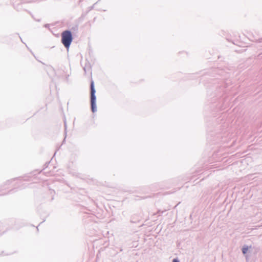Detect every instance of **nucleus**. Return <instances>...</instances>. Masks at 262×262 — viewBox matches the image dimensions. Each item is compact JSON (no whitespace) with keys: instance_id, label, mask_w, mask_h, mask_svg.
Masks as SVG:
<instances>
[{"instance_id":"1","label":"nucleus","mask_w":262,"mask_h":262,"mask_svg":"<svg viewBox=\"0 0 262 262\" xmlns=\"http://www.w3.org/2000/svg\"><path fill=\"white\" fill-rule=\"evenodd\" d=\"M73 38L71 31L66 30L61 33V42L68 50L73 41Z\"/></svg>"},{"instance_id":"2","label":"nucleus","mask_w":262,"mask_h":262,"mask_svg":"<svg viewBox=\"0 0 262 262\" xmlns=\"http://www.w3.org/2000/svg\"><path fill=\"white\" fill-rule=\"evenodd\" d=\"M90 91H91V111L93 113H94L97 111V106H96V96L95 95L96 90L95 89L94 82L93 80H92L91 81Z\"/></svg>"},{"instance_id":"3","label":"nucleus","mask_w":262,"mask_h":262,"mask_svg":"<svg viewBox=\"0 0 262 262\" xmlns=\"http://www.w3.org/2000/svg\"><path fill=\"white\" fill-rule=\"evenodd\" d=\"M32 3H35V1L34 0H21L19 3L13 4V7L17 11H20L23 10V5Z\"/></svg>"},{"instance_id":"4","label":"nucleus","mask_w":262,"mask_h":262,"mask_svg":"<svg viewBox=\"0 0 262 262\" xmlns=\"http://www.w3.org/2000/svg\"><path fill=\"white\" fill-rule=\"evenodd\" d=\"M25 178H24V179H13V180H8V181H7L5 184V186L6 185H9L13 181H15L16 180H17V186L19 187H22V185H21V183L23 182V181H29V179L26 178L27 177H25Z\"/></svg>"},{"instance_id":"5","label":"nucleus","mask_w":262,"mask_h":262,"mask_svg":"<svg viewBox=\"0 0 262 262\" xmlns=\"http://www.w3.org/2000/svg\"><path fill=\"white\" fill-rule=\"evenodd\" d=\"M251 246H250V247H248L247 245H244L242 249V253H243V254H246L249 248H251Z\"/></svg>"},{"instance_id":"6","label":"nucleus","mask_w":262,"mask_h":262,"mask_svg":"<svg viewBox=\"0 0 262 262\" xmlns=\"http://www.w3.org/2000/svg\"><path fill=\"white\" fill-rule=\"evenodd\" d=\"M6 189V188H2V187L0 188V195H4L6 194V193L2 192V191L3 190Z\"/></svg>"},{"instance_id":"7","label":"nucleus","mask_w":262,"mask_h":262,"mask_svg":"<svg viewBox=\"0 0 262 262\" xmlns=\"http://www.w3.org/2000/svg\"><path fill=\"white\" fill-rule=\"evenodd\" d=\"M172 262H180V260L177 258H174L172 260Z\"/></svg>"},{"instance_id":"8","label":"nucleus","mask_w":262,"mask_h":262,"mask_svg":"<svg viewBox=\"0 0 262 262\" xmlns=\"http://www.w3.org/2000/svg\"><path fill=\"white\" fill-rule=\"evenodd\" d=\"M77 29H78V26H76L75 27L72 28V30H73L74 31H75V30L76 31V30H77Z\"/></svg>"},{"instance_id":"9","label":"nucleus","mask_w":262,"mask_h":262,"mask_svg":"<svg viewBox=\"0 0 262 262\" xmlns=\"http://www.w3.org/2000/svg\"><path fill=\"white\" fill-rule=\"evenodd\" d=\"M64 127H65V133L66 134V129H67V124H66V121H64Z\"/></svg>"},{"instance_id":"10","label":"nucleus","mask_w":262,"mask_h":262,"mask_svg":"<svg viewBox=\"0 0 262 262\" xmlns=\"http://www.w3.org/2000/svg\"><path fill=\"white\" fill-rule=\"evenodd\" d=\"M258 42H262V38L258 39L257 41Z\"/></svg>"},{"instance_id":"11","label":"nucleus","mask_w":262,"mask_h":262,"mask_svg":"<svg viewBox=\"0 0 262 262\" xmlns=\"http://www.w3.org/2000/svg\"><path fill=\"white\" fill-rule=\"evenodd\" d=\"M44 27H45V28H49V24H45V25H44Z\"/></svg>"},{"instance_id":"12","label":"nucleus","mask_w":262,"mask_h":262,"mask_svg":"<svg viewBox=\"0 0 262 262\" xmlns=\"http://www.w3.org/2000/svg\"><path fill=\"white\" fill-rule=\"evenodd\" d=\"M28 12L32 16V17L33 18V16L32 13L30 11H29Z\"/></svg>"},{"instance_id":"13","label":"nucleus","mask_w":262,"mask_h":262,"mask_svg":"<svg viewBox=\"0 0 262 262\" xmlns=\"http://www.w3.org/2000/svg\"><path fill=\"white\" fill-rule=\"evenodd\" d=\"M35 20L37 21H40V19H35Z\"/></svg>"}]
</instances>
